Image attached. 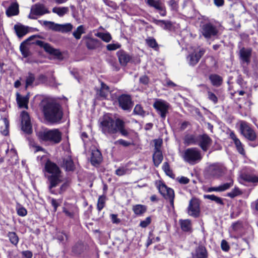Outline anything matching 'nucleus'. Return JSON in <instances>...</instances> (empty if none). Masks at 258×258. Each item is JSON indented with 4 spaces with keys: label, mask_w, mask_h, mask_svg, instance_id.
<instances>
[{
    "label": "nucleus",
    "mask_w": 258,
    "mask_h": 258,
    "mask_svg": "<svg viewBox=\"0 0 258 258\" xmlns=\"http://www.w3.org/2000/svg\"><path fill=\"white\" fill-rule=\"evenodd\" d=\"M18 13L19 6L16 3L12 4L6 11V14L9 17L16 15Z\"/></svg>",
    "instance_id": "72a5a7b5"
},
{
    "label": "nucleus",
    "mask_w": 258,
    "mask_h": 258,
    "mask_svg": "<svg viewBox=\"0 0 258 258\" xmlns=\"http://www.w3.org/2000/svg\"><path fill=\"white\" fill-rule=\"evenodd\" d=\"M42 111L45 119L52 123L59 122L63 113L60 106L55 102L43 100L42 102Z\"/></svg>",
    "instance_id": "f03ea898"
},
{
    "label": "nucleus",
    "mask_w": 258,
    "mask_h": 258,
    "mask_svg": "<svg viewBox=\"0 0 258 258\" xmlns=\"http://www.w3.org/2000/svg\"><path fill=\"white\" fill-rule=\"evenodd\" d=\"M120 47V45L118 43L109 44L107 45V49L108 50H114Z\"/></svg>",
    "instance_id": "680f3d73"
},
{
    "label": "nucleus",
    "mask_w": 258,
    "mask_h": 258,
    "mask_svg": "<svg viewBox=\"0 0 258 258\" xmlns=\"http://www.w3.org/2000/svg\"><path fill=\"white\" fill-rule=\"evenodd\" d=\"M95 36L101 38L103 41H104L105 42H109L111 39V36L110 34L108 32H98L95 34Z\"/></svg>",
    "instance_id": "37998d69"
},
{
    "label": "nucleus",
    "mask_w": 258,
    "mask_h": 258,
    "mask_svg": "<svg viewBox=\"0 0 258 258\" xmlns=\"http://www.w3.org/2000/svg\"><path fill=\"white\" fill-rule=\"evenodd\" d=\"M48 13H49V11L44 5L37 3L31 7L28 17L31 19H36L37 17Z\"/></svg>",
    "instance_id": "1a4fd4ad"
},
{
    "label": "nucleus",
    "mask_w": 258,
    "mask_h": 258,
    "mask_svg": "<svg viewBox=\"0 0 258 258\" xmlns=\"http://www.w3.org/2000/svg\"><path fill=\"white\" fill-rule=\"evenodd\" d=\"M212 140L206 134L198 136V145L204 151H207L210 146Z\"/></svg>",
    "instance_id": "6ab92c4d"
},
{
    "label": "nucleus",
    "mask_w": 258,
    "mask_h": 258,
    "mask_svg": "<svg viewBox=\"0 0 258 258\" xmlns=\"http://www.w3.org/2000/svg\"><path fill=\"white\" fill-rule=\"evenodd\" d=\"M14 29L17 35L19 38L22 37L28 32L27 28L22 25H15Z\"/></svg>",
    "instance_id": "2f4dec72"
},
{
    "label": "nucleus",
    "mask_w": 258,
    "mask_h": 258,
    "mask_svg": "<svg viewBox=\"0 0 258 258\" xmlns=\"http://www.w3.org/2000/svg\"><path fill=\"white\" fill-rule=\"evenodd\" d=\"M10 242L14 245H17L19 242V238L16 233L14 232H10L8 234Z\"/></svg>",
    "instance_id": "49530a36"
},
{
    "label": "nucleus",
    "mask_w": 258,
    "mask_h": 258,
    "mask_svg": "<svg viewBox=\"0 0 258 258\" xmlns=\"http://www.w3.org/2000/svg\"><path fill=\"white\" fill-rule=\"evenodd\" d=\"M225 167L220 163H214L208 167L209 174L215 178H219L223 175L226 172Z\"/></svg>",
    "instance_id": "9b49d317"
},
{
    "label": "nucleus",
    "mask_w": 258,
    "mask_h": 258,
    "mask_svg": "<svg viewBox=\"0 0 258 258\" xmlns=\"http://www.w3.org/2000/svg\"><path fill=\"white\" fill-rule=\"evenodd\" d=\"M52 12L56 14L59 17H62L69 12L68 7H54L52 9Z\"/></svg>",
    "instance_id": "a19ab883"
},
{
    "label": "nucleus",
    "mask_w": 258,
    "mask_h": 258,
    "mask_svg": "<svg viewBox=\"0 0 258 258\" xmlns=\"http://www.w3.org/2000/svg\"><path fill=\"white\" fill-rule=\"evenodd\" d=\"M114 144L115 145H120L123 147H128L131 145V143L128 141H125L123 139H119L114 142Z\"/></svg>",
    "instance_id": "5fc2aeb1"
},
{
    "label": "nucleus",
    "mask_w": 258,
    "mask_h": 258,
    "mask_svg": "<svg viewBox=\"0 0 258 258\" xmlns=\"http://www.w3.org/2000/svg\"><path fill=\"white\" fill-rule=\"evenodd\" d=\"M155 144L154 151H161L160 150L162 144V141L160 139H156L154 141Z\"/></svg>",
    "instance_id": "4d7b16f0"
},
{
    "label": "nucleus",
    "mask_w": 258,
    "mask_h": 258,
    "mask_svg": "<svg viewBox=\"0 0 258 258\" xmlns=\"http://www.w3.org/2000/svg\"><path fill=\"white\" fill-rule=\"evenodd\" d=\"M162 168L163 170L165 171V172L168 175H170V173H171V171L170 169V167L167 162H164L163 163V165L162 166Z\"/></svg>",
    "instance_id": "e2e57ef3"
},
{
    "label": "nucleus",
    "mask_w": 258,
    "mask_h": 258,
    "mask_svg": "<svg viewBox=\"0 0 258 258\" xmlns=\"http://www.w3.org/2000/svg\"><path fill=\"white\" fill-rule=\"evenodd\" d=\"M146 2L149 6L158 10L161 16L166 15L164 5L160 0H146Z\"/></svg>",
    "instance_id": "a211bd4d"
},
{
    "label": "nucleus",
    "mask_w": 258,
    "mask_h": 258,
    "mask_svg": "<svg viewBox=\"0 0 258 258\" xmlns=\"http://www.w3.org/2000/svg\"><path fill=\"white\" fill-rule=\"evenodd\" d=\"M209 79L212 85L215 86H219L222 83V78L216 74L211 75Z\"/></svg>",
    "instance_id": "4c0bfd02"
},
{
    "label": "nucleus",
    "mask_w": 258,
    "mask_h": 258,
    "mask_svg": "<svg viewBox=\"0 0 258 258\" xmlns=\"http://www.w3.org/2000/svg\"><path fill=\"white\" fill-rule=\"evenodd\" d=\"M208 98L212 101L214 104H216L218 102V98L215 94L211 91L208 92Z\"/></svg>",
    "instance_id": "6e6d98bb"
},
{
    "label": "nucleus",
    "mask_w": 258,
    "mask_h": 258,
    "mask_svg": "<svg viewBox=\"0 0 258 258\" xmlns=\"http://www.w3.org/2000/svg\"><path fill=\"white\" fill-rule=\"evenodd\" d=\"M240 182H247L252 183H258V176L247 172L242 171L239 175Z\"/></svg>",
    "instance_id": "412c9836"
},
{
    "label": "nucleus",
    "mask_w": 258,
    "mask_h": 258,
    "mask_svg": "<svg viewBox=\"0 0 258 258\" xmlns=\"http://www.w3.org/2000/svg\"><path fill=\"white\" fill-rule=\"evenodd\" d=\"M102 160L101 152L98 149L92 150L91 162L93 165L99 164Z\"/></svg>",
    "instance_id": "b1692460"
},
{
    "label": "nucleus",
    "mask_w": 258,
    "mask_h": 258,
    "mask_svg": "<svg viewBox=\"0 0 258 258\" xmlns=\"http://www.w3.org/2000/svg\"><path fill=\"white\" fill-rule=\"evenodd\" d=\"M230 138L232 140L238 152L242 155H244L245 153L243 148V145L242 144L239 139L237 138L236 136L233 133H230Z\"/></svg>",
    "instance_id": "5701e85b"
},
{
    "label": "nucleus",
    "mask_w": 258,
    "mask_h": 258,
    "mask_svg": "<svg viewBox=\"0 0 258 258\" xmlns=\"http://www.w3.org/2000/svg\"><path fill=\"white\" fill-rule=\"evenodd\" d=\"M140 82L144 85H147L149 82V78L146 76H141L140 78Z\"/></svg>",
    "instance_id": "338daca9"
},
{
    "label": "nucleus",
    "mask_w": 258,
    "mask_h": 258,
    "mask_svg": "<svg viewBox=\"0 0 258 258\" xmlns=\"http://www.w3.org/2000/svg\"><path fill=\"white\" fill-rule=\"evenodd\" d=\"M119 106L123 110H128L133 106L131 96L126 94H122L118 98Z\"/></svg>",
    "instance_id": "f3484780"
},
{
    "label": "nucleus",
    "mask_w": 258,
    "mask_h": 258,
    "mask_svg": "<svg viewBox=\"0 0 258 258\" xmlns=\"http://www.w3.org/2000/svg\"><path fill=\"white\" fill-rule=\"evenodd\" d=\"M153 106L160 114L161 117L164 118L169 108V104L165 101L157 99L154 102Z\"/></svg>",
    "instance_id": "4468645a"
},
{
    "label": "nucleus",
    "mask_w": 258,
    "mask_h": 258,
    "mask_svg": "<svg viewBox=\"0 0 258 258\" xmlns=\"http://www.w3.org/2000/svg\"><path fill=\"white\" fill-rule=\"evenodd\" d=\"M22 130L27 134L32 133V125L28 112L23 111L21 114Z\"/></svg>",
    "instance_id": "2eb2a0df"
},
{
    "label": "nucleus",
    "mask_w": 258,
    "mask_h": 258,
    "mask_svg": "<svg viewBox=\"0 0 258 258\" xmlns=\"http://www.w3.org/2000/svg\"><path fill=\"white\" fill-rule=\"evenodd\" d=\"M158 189L160 193L166 199L169 200L170 205L172 209H174V190L167 187L164 183H160L158 185Z\"/></svg>",
    "instance_id": "9d476101"
},
{
    "label": "nucleus",
    "mask_w": 258,
    "mask_h": 258,
    "mask_svg": "<svg viewBox=\"0 0 258 258\" xmlns=\"http://www.w3.org/2000/svg\"><path fill=\"white\" fill-rule=\"evenodd\" d=\"M154 23L165 30H169L171 28V23L168 21L155 20Z\"/></svg>",
    "instance_id": "e433bc0d"
},
{
    "label": "nucleus",
    "mask_w": 258,
    "mask_h": 258,
    "mask_svg": "<svg viewBox=\"0 0 258 258\" xmlns=\"http://www.w3.org/2000/svg\"><path fill=\"white\" fill-rule=\"evenodd\" d=\"M241 194L239 188L235 187L230 192H228L227 196L231 198H234Z\"/></svg>",
    "instance_id": "3c124183"
},
{
    "label": "nucleus",
    "mask_w": 258,
    "mask_h": 258,
    "mask_svg": "<svg viewBox=\"0 0 258 258\" xmlns=\"http://www.w3.org/2000/svg\"><path fill=\"white\" fill-rule=\"evenodd\" d=\"M147 44L152 48H155L157 46V44L155 39L149 38L146 39Z\"/></svg>",
    "instance_id": "13d9d810"
},
{
    "label": "nucleus",
    "mask_w": 258,
    "mask_h": 258,
    "mask_svg": "<svg viewBox=\"0 0 258 258\" xmlns=\"http://www.w3.org/2000/svg\"><path fill=\"white\" fill-rule=\"evenodd\" d=\"M182 158L185 162L193 165L199 163L202 160L203 156L199 149L192 147L183 151Z\"/></svg>",
    "instance_id": "39448f33"
},
{
    "label": "nucleus",
    "mask_w": 258,
    "mask_h": 258,
    "mask_svg": "<svg viewBox=\"0 0 258 258\" xmlns=\"http://www.w3.org/2000/svg\"><path fill=\"white\" fill-rule=\"evenodd\" d=\"M251 49L242 48L239 51V57L242 65H248L250 61Z\"/></svg>",
    "instance_id": "aec40b11"
},
{
    "label": "nucleus",
    "mask_w": 258,
    "mask_h": 258,
    "mask_svg": "<svg viewBox=\"0 0 258 258\" xmlns=\"http://www.w3.org/2000/svg\"><path fill=\"white\" fill-rule=\"evenodd\" d=\"M109 93V87L104 83L101 82V88L98 94L102 98H106Z\"/></svg>",
    "instance_id": "c9c22d12"
},
{
    "label": "nucleus",
    "mask_w": 258,
    "mask_h": 258,
    "mask_svg": "<svg viewBox=\"0 0 258 258\" xmlns=\"http://www.w3.org/2000/svg\"><path fill=\"white\" fill-rule=\"evenodd\" d=\"M45 169L46 172L51 174L50 175L47 176L49 184L48 186L49 191L52 194L55 195L56 193L52 188L56 187L62 181L60 175V171L58 167L55 163L49 160L46 162Z\"/></svg>",
    "instance_id": "20e7f679"
},
{
    "label": "nucleus",
    "mask_w": 258,
    "mask_h": 258,
    "mask_svg": "<svg viewBox=\"0 0 258 258\" xmlns=\"http://www.w3.org/2000/svg\"><path fill=\"white\" fill-rule=\"evenodd\" d=\"M63 212L66 214V216L71 218H73L76 214V212L74 210L68 209L65 208L63 209Z\"/></svg>",
    "instance_id": "864d4df0"
},
{
    "label": "nucleus",
    "mask_w": 258,
    "mask_h": 258,
    "mask_svg": "<svg viewBox=\"0 0 258 258\" xmlns=\"http://www.w3.org/2000/svg\"><path fill=\"white\" fill-rule=\"evenodd\" d=\"M110 217L113 223L118 224L120 222V219L117 218V215L116 214H112L110 215Z\"/></svg>",
    "instance_id": "0e129e2a"
},
{
    "label": "nucleus",
    "mask_w": 258,
    "mask_h": 258,
    "mask_svg": "<svg viewBox=\"0 0 258 258\" xmlns=\"http://www.w3.org/2000/svg\"><path fill=\"white\" fill-rule=\"evenodd\" d=\"M120 63L122 66H125L131 59L130 56L125 51L119 50L117 53Z\"/></svg>",
    "instance_id": "c85d7f7f"
},
{
    "label": "nucleus",
    "mask_w": 258,
    "mask_h": 258,
    "mask_svg": "<svg viewBox=\"0 0 258 258\" xmlns=\"http://www.w3.org/2000/svg\"><path fill=\"white\" fill-rule=\"evenodd\" d=\"M134 113L135 114L140 115L142 117H144L146 115V112L143 109V107L139 104L136 105L134 109Z\"/></svg>",
    "instance_id": "de8ad7c7"
},
{
    "label": "nucleus",
    "mask_w": 258,
    "mask_h": 258,
    "mask_svg": "<svg viewBox=\"0 0 258 258\" xmlns=\"http://www.w3.org/2000/svg\"><path fill=\"white\" fill-rule=\"evenodd\" d=\"M22 254L26 258H32V253L29 250L23 251Z\"/></svg>",
    "instance_id": "774afa93"
},
{
    "label": "nucleus",
    "mask_w": 258,
    "mask_h": 258,
    "mask_svg": "<svg viewBox=\"0 0 258 258\" xmlns=\"http://www.w3.org/2000/svg\"><path fill=\"white\" fill-rule=\"evenodd\" d=\"M50 200L51 204L54 208V212H55L57 210V208L58 207L59 204L55 199L53 198H50Z\"/></svg>",
    "instance_id": "69168bd1"
},
{
    "label": "nucleus",
    "mask_w": 258,
    "mask_h": 258,
    "mask_svg": "<svg viewBox=\"0 0 258 258\" xmlns=\"http://www.w3.org/2000/svg\"><path fill=\"white\" fill-rule=\"evenodd\" d=\"M130 170L124 167H119L115 171V173L118 176H122L125 174L128 173Z\"/></svg>",
    "instance_id": "603ef678"
},
{
    "label": "nucleus",
    "mask_w": 258,
    "mask_h": 258,
    "mask_svg": "<svg viewBox=\"0 0 258 258\" xmlns=\"http://www.w3.org/2000/svg\"><path fill=\"white\" fill-rule=\"evenodd\" d=\"M240 130L241 133L249 140L254 141L256 139L255 132L246 122H240Z\"/></svg>",
    "instance_id": "f8f14e48"
},
{
    "label": "nucleus",
    "mask_w": 258,
    "mask_h": 258,
    "mask_svg": "<svg viewBox=\"0 0 258 258\" xmlns=\"http://www.w3.org/2000/svg\"><path fill=\"white\" fill-rule=\"evenodd\" d=\"M36 38V35L31 36L21 44L20 49L24 57H26L29 55V51L27 45L30 44H36V45L43 47L46 52L55 55L58 57L61 55L60 51L52 47L50 44L41 40H35L34 39Z\"/></svg>",
    "instance_id": "7ed1b4c3"
},
{
    "label": "nucleus",
    "mask_w": 258,
    "mask_h": 258,
    "mask_svg": "<svg viewBox=\"0 0 258 258\" xmlns=\"http://www.w3.org/2000/svg\"><path fill=\"white\" fill-rule=\"evenodd\" d=\"M204 198L210 200L211 201H215L217 204L219 205H223L224 203L221 198L218 197L214 195H205Z\"/></svg>",
    "instance_id": "a18cd8bd"
},
{
    "label": "nucleus",
    "mask_w": 258,
    "mask_h": 258,
    "mask_svg": "<svg viewBox=\"0 0 258 258\" xmlns=\"http://www.w3.org/2000/svg\"><path fill=\"white\" fill-rule=\"evenodd\" d=\"M43 25L48 29L56 32L66 33L72 31L73 26L71 23L59 24L51 21H44Z\"/></svg>",
    "instance_id": "0eeeda50"
},
{
    "label": "nucleus",
    "mask_w": 258,
    "mask_h": 258,
    "mask_svg": "<svg viewBox=\"0 0 258 258\" xmlns=\"http://www.w3.org/2000/svg\"><path fill=\"white\" fill-rule=\"evenodd\" d=\"M29 97L28 95L24 96L21 95L19 93H17L16 100L20 108H25L27 109L28 107V104L29 102Z\"/></svg>",
    "instance_id": "393cba45"
},
{
    "label": "nucleus",
    "mask_w": 258,
    "mask_h": 258,
    "mask_svg": "<svg viewBox=\"0 0 258 258\" xmlns=\"http://www.w3.org/2000/svg\"><path fill=\"white\" fill-rule=\"evenodd\" d=\"M198 142V136L188 134L184 137V143L185 145L187 146L191 145H197Z\"/></svg>",
    "instance_id": "7c9ffc66"
},
{
    "label": "nucleus",
    "mask_w": 258,
    "mask_h": 258,
    "mask_svg": "<svg viewBox=\"0 0 258 258\" xmlns=\"http://www.w3.org/2000/svg\"><path fill=\"white\" fill-rule=\"evenodd\" d=\"M133 210L136 215H142L146 212L147 207L143 205H136L133 207Z\"/></svg>",
    "instance_id": "ea45409f"
},
{
    "label": "nucleus",
    "mask_w": 258,
    "mask_h": 258,
    "mask_svg": "<svg viewBox=\"0 0 258 258\" xmlns=\"http://www.w3.org/2000/svg\"><path fill=\"white\" fill-rule=\"evenodd\" d=\"M85 249L84 244L79 241L75 244L72 248V252L74 255L78 256L82 254Z\"/></svg>",
    "instance_id": "bb28decb"
},
{
    "label": "nucleus",
    "mask_w": 258,
    "mask_h": 258,
    "mask_svg": "<svg viewBox=\"0 0 258 258\" xmlns=\"http://www.w3.org/2000/svg\"><path fill=\"white\" fill-rule=\"evenodd\" d=\"M35 80V75L30 72L28 73L27 76L26 77L25 88L27 89L29 87H32Z\"/></svg>",
    "instance_id": "58836bf2"
},
{
    "label": "nucleus",
    "mask_w": 258,
    "mask_h": 258,
    "mask_svg": "<svg viewBox=\"0 0 258 258\" xmlns=\"http://www.w3.org/2000/svg\"><path fill=\"white\" fill-rule=\"evenodd\" d=\"M100 128L102 132L106 135L114 134L118 132L125 137H128L130 135L129 130L125 127L124 121L119 118L114 121L108 116L103 117L100 122Z\"/></svg>",
    "instance_id": "f257e3e1"
},
{
    "label": "nucleus",
    "mask_w": 258,
    "mask_h": 258,
    "mask_svg": "<svg viewBox=\"0 0 258 258\" xmlns=\"http://www.w3.org/2000/svg\"><path fill=\"white\" fill-rule=\"evenodd\" d=\"M222 249L224 251H228L229 250L230 246L228 242L225 240H222L221 243Z\"/></svg>",
    "instance_id": "052dcab7"
},
{
    "label": "nucleus",
    "mask_w": 258,
    "mask_h": 258,
    "mask_svg": "<svg viewBox=\"0 0 258 258\" xmlns=\"http://www.w3.org/2000/svg\"><path fill=\"white\" fill-rule=\"evenodd\" d=\"M105 203V197L104 196H100L97 202V209L101 211L104 208Z\"/></svg>",
    "instance_id": "8fccbe9b"
},
{
    "label": "nucleus",
    "mask_w": 258,
    "mask_h": 258,
    "mask_svg": "<svg viewBox=\"0 0 258 258\" xmlns=\"http://www.w3.org/2000/svg\"><path fill=\"white\" fill-rule=\"evenodd\" d=\"M200 212V203L199 201L196 199H191L188 207V215L196 218L199 216Z\"/></svg>",
    "instance_id": "dca6fc26"
},
{
    "label": "nucleus",
    "mask_w": 258,
    "mask_h": 258,
    "mask_svg": "<svg viewBox=\"0 0 258 258\" xmlns=\"http://www.w3.org/2000/svg\"><path fill=\"white\" fill-rule=\"evenodd\" d=\"M85 33V27L83 25H80L73 32V35L77 40L80 39L82 34Z\"/></svg>",
    "instance_id": "79ce46f5"
},
{
    "label": "nucleus",
    "mask_w": 258,
    "mask_h": 258,
    "mask_svg": "<svg viewBox=\"0 0 258 258\" xmlns=\"http://www.w3.org/2000/svg\"><path fill=\"white\" fill-rule=\"evenodd\" d=\"M163 159V157L161 151H154L153 155V160L155 166L158 167L162 162Z\"/></svg>",
    "instance_id": "f704fd0d"
},
{
    "label": "nucleus",
    "mask_w": 258,
    "mask_h": 258,
    "mask_svg": "<svg viewBox=\"0 0 258 258\" xmlns=\"http://www.w3.org/2000/svg\"><path fill=\"white\" fill-rule=\"evenodd\" d=\"M62 166L66 171L74 170V164L71 157L67 156L63 159Z\"/></svg>",
    "instance_id": "c756f323"
},
{
    "label": "nucleus",
    "mask_w": 258,
    "mask_h": 258,
    "mask_svg": "<svg viewBox=\"0 0 258 258\" xmlns=\"http://www.w3.org/2000/svg\"><path fill=\"white\" fill-rule=\"evenodd\" d=\"M233 185V181L232 179H230L228 181L218 186L211 187L208 189V192L217 191L222 192L229 189Z\"/></svg>",
    "instance_id": "4be33fe9"
},
{
    "label": "nucleus",
    "mask_w": 258,
    "mask_h": 258,
    "mask_svg": "<svg viewBox=\"0 0 258 258\" xmlns=\"http://www.w3.org/2000/svg\"><path fill=\"white\" fill-rule=\"evenodd\" d=\"M87 39L86 42V46L89 49H94L99 47L100 42L97 39H94L88 37H84V39Z\"/></svg>",
    "instance_id": "cd10ccee"
},
{
    "label": "nucleus",
    "mask_w": 258,
    "mask_h": 258,
    "mask_svg": "<svg viewBox=\"0 0 258 258\" xmlns=\"http://www.w3.org/2000/svg\"><path fill=\"white\" fill-rule=\"evenodd\" d=\"M205 52L203 48L195 50L187 56L188 63L191 66H195L199 61Z\"/></svg>",
    "instance_id": "ddd939ff"
},
{
    "label": "nucleus",
    "mask_w": 258,
    "mask_h": 258,
    "mask_svg": "<svg viewBox=\"0 0 258 258\" xmlns=\"http://www.w3.org/2000/svg\"><path fill=\"white\" fill-rule=\"evenodd\" d=\"M16 210L19 216L24 217L27 214L26 209L20 204H17L16 206Z\"/></svg>",
    "instance_id": "09e8293b"
},
{
    "label": "nucleus",
    "mask_w": 258,
    "mask_h": 258,
    "mask_svg": "<svg viewBox=\"0 0 258 258\" xmlns=\"http://www.w3.org/2000/svg\"><path fill=\"white\" fill-rule=\"evenodd\" d=\"M208 253L205 246L199 245L196 249L195 253L193 254V258H207Z\"/></svg>",
    "instance_id": "a878e982"
},
{
    "label": "nucleus",
    "mask_w": 258,
    "mask_h": 258,
    "mask_svg": "<svg viewBox=\"0 0 258 258\" xmlns=\"http://www.w3.org/2000/svg\"><path fill=\"white\" fill-rule=\"evenodd\" d=\"M200 31L202 35L207 39L216 37L219 32L217 27L210 22L201 25Z\"/></svg>",
    "instance_id": "6e6552de"
},
{
    "label": "nucleus",
    "mask_w": 258,
    "mask_h": 258,
    "mask_svg": "<svg viewBox=\"0 0 258 258\" xmlns=\"http://www.w3.org/2000/svg\"><path fill=\"white\" fill-rule=\"evenodd\" d=\"M2 121L4 123V128L3 127H1V132L3 135L7 136L9 134V122L6 118H3Z\"/></svg>",
    "instance_id": "c03bdc74"
},
{
    "label": "nucleus",
    "mask_w": 258,
    "mask_h": 258,
    "mask_svg": "<svg viewBox=\"0 0 258 258\" xmlns=\"http://www.w3.org/2000/svg\"><path fill=\"white\" fill-rule=\"evenodd\" d=\"M181 229L184 232H190L191 231V223L189 219L179 220V221Z\"/></svg>",
    "instance_id": "473e14b6"
},
{
    "label": "nucleus",
    "mask_w": 258,
    "mask_h": 258,
    "mask_svg": "<svg viewBox=\"0 0 258 258\" xmlns=\"http://www.w3.org/2000/svg\"><path fill=\"white\" fill-rule=\"evenodd\" d=\"M39 138L51 144L59 143L61 140V133L58 129L46 130L39 132Z\"/></svg>",
    "instance_id": "423d86ee"
},
{
    "label": "nucleus",
    "mask_w": 258,
    "mask_h": 258,
    "mask_svg": "<svg viewBox=\"0 0 258 258\" xmlns=\"http://www.w3.org/2000/svg\"><path fill=\"white\" fill-rule=\"evenodd\" d=\"M151 222V219L150 217H147L145 220L141 221L140 226L142 228H145L150 224Z\"/></svg>",
    "instance_id": "bf43d9fd"
}]
</instances>
